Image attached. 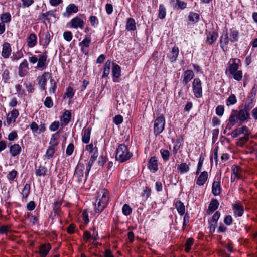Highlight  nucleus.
I'll list each match as a JSON object with an SVG mask.
<instances>
[{
	"instance_id": "nucleus-20",
	"label": "nucleus",
	"mask_w": 257,
	"mask_h": 257,
	"mask_svg": "<svg viewBox=\"0 0 257 257\" xmlns=\"http://www.w3.org/2000/svg\"><path fill=\"white\" fill-rule=\"evenodd\" d=\"M194 76V74L192 70H187L184 71L183 73V83L186 85L193 79Z\"/></svg>"
},
{
	"instance_id": "nucleus-24",
	"label": "nucleus",
	"mask_w": 257,
	"mask_h": 257,
	"mask_svg": "<svg viewBox=\"0 0 257 257\" xmlns=\"http://www.w3.org/2000/svg\"><path fill=\"white\" fill-rule=\"evenodd\" d=\"M208 177V173L206 171H203L202 172L196 181V184L199 186L203 185L206 181L207 180Z\"/></svg>"
},
{
	"instance_id": "nucleus-39",
	"label": "nucleus",
	"mask_w": 257,
	"mask_h": 257,
	"mask_svg": "<svg viewBox=\"0 0 257 257\" xmlns=\"http://www.w3.org/2000/svg\"><path fill=\"white\" fill-rule=\"evenodd\" d=\"M111 61L107 60L104 65L102 77H107L109 74Z\"/></svg>"
},
{
	"instance_id": "nucleus-41",
	"label": "nucleus",
	"mask_w": 257,
	"mask_h": 257,
	"mask_svg": "<svg viewBox=\"0 0 257 257\" xmlns=\"http://www.w3.org/2000/svg\"><path fill=\"white\" fill-rule=\"evenodd\" d=\"M188 20L192 23H196L199 20V15L193 12H190L188 15Z\"/></svg>"
},
{
	"instance_id": "nucleus-19",
	"label": "nucleus",
	"mask_w": 257,
	"mask_h": 257,
	"mask_svg": "<svg viewBox=\"0 0 257 257\" xmlns=\"http://www.w3.org/2000/svg\"><path fill=\"white\" fill-rule=\"evenodd\" d=\"M239 62V59H231L230 60L229 62V64H230L229 71L230 73H234L235 71H238V63Z\"/></svg>"
},
{
	"instance_id": "nucleus-52",
	"label": "nucleus",
	"mask_w": 257,
	"mask_h": 257,
	"mask_svg": "<svg viewBox=\"0 0 257 257\" xmlns=\"http://www.w3.org/2000/svg\"><path fill=\"white\" fill-rule=\"evenodd\" d=\"M89 21L91 23V25L93 27H96L99 23V21L98 18L93 15L90 16L89 17Z\"/></svg>"
},
{
	"instance_id": "nucleus-16",
	"label": "nucleus",
	"mask_w": 257,
	"mask_h": 257,
	"mask_svg": "<svg viewBox=\"0 0 257 257\" xmlns=\"http://www.w3.org/2000/svg\"><path fill=\"white\" fill-rule=\"evenodd\" d=\"M51 248L49 243L43 244L39 247V253L41 257H46Z\"/></svg>"
},
{
	"instance_id": "nucleus-61",
	"label": "nucleus",
	"mask_w": 257,
	"mask_h": 257,
	"mask_svg": "<svg viewBox=\"0 0 257 257\" xmlns=\"http://www.w3.org/2000/svg\"><path fill=\"white\" fill-rule=\"evenodd\" d=\"M217 222H215L214 221H212L210 220V221L209 222V228L210 229V232L211 233H213L216 229V227L217 226Z\"/></svg>"
},
{
	"instance_id": "nucleus-36",
	"label": "nucleus",
	"mask_w": 257,
	"mask_h": 257,
	"mask_svg": "<svg viewBox=\"0 0 257 257\" xmlns=\"http://www.w3.org/2000/svg\"><path fill=\"white\" fill-rule=\"evenodd\" d=\"M218 37V34L215 32H209L207 35V42L211 45L216 40Z\"/></svg>"
},
{
	"instance_id": "nucleus-4",
	"label": "nucleus",
	"mask_w": 257,
	"mask_h": 257,
	"mask_svg": "<svg viewBox=\"0 0 257 257\" xmlns=\"http://www.w3.org/2000/svg\"><path fill=\"white\" fill-rule=\"evenodd\" d=\"M192 90L195 97L197 98L202 97V83L199 78H196L194 79L192 83Z\"/></svg>"
},
{
	"instance_id": "nucleus-46",
	"label": "nucleus",
	"mask_w": 257,
	"mask_h": 257,
	"mask_svg": "<svg viewBox=\"0 0 257 257\" xmlns=\"http://www.w3.org/2000/svg\"><path fill=\"white\" fill-rule=\"evenodd\" d=\"M194 243V239L191 238H188L186 240V243L185 244V251L186 252H189L191 249V247L193 245Z\"/></svg>"
},
{
	"instance_id": "nucleus-17",
	"label": "nucleus",
	"mask_w": 257,
	"mask_h": 257,
	"mask_svg": "<svg viewBox=\"0 0 257 257\" xmlns=\"http://www.w3.org/2000/svg\"><path fill=\"white\" fill-rule=\"evenodd\" d=\"M12 49L10 44L8 42L3 44L2 56L3 58H8L11 55Z\"/></svg>"
},
{
	"instance_id": "nucleus-26",
	"label": "nucleus",
	"mask_w": 257,
	"mask_h": 257,
	"mask_svg": "<svg viewBox=\"0 0 257 257\" xmlns=\"http://www.w3.org/2000/svg\"><path fill=\"white\" fill-rule=\"evenodd\" d=\"M179 48L177 47L174 46L172 48L169 59L171 62H175L178 58L179 55Z\"/></svg>"
},
{
	"instance_id": "nucleus-37",
	"label": "nucleus",
	"mask_w": 257,
	"mask_h": 257,
	"mask_svg": "<svg viewBox=\"0 0 257 257\" xmlns=\"http://www.w3.org/2000/svg\"><path fill=\"white\" fill-rule=\"evenodd\" d=\"M253 100L247 98L244 105L243 106H241V107L247 112H249L253 107Z\"/></svg>"
},
{
	"instance_id": "nucleus-48",
	"label": "nucleus",
	"mask_w": 257,
	"mask_h": 257,
	"mask_svg": "<svg viewBox=\"0 0 257 257\" xmlns=\"http://www.w3.org/2000/svg\"><path fill=\"white\" fill-rule=\"evenodd\" d=\"M166 8L163 5L159 6V17L160 19H164L166 16Z\"/></svg>"
},
{
	"instance_id": "nucleus-9",
	"label": "nucleus",
	"mask_w": 257,
	"mask_h": 257,
	"mask_svg": "<svg viewBox=\"0 0 257 257\" xmlns=\"http://www.w3.org/2000/svg\"><path fill=\"white\" fill-rule=\"evenodd\" d=\"M232 174L231 177V182H234L241 178L240 174V168L237 166H233L231 168Z\"/></svg>"
},
{
	"instance_id": "nucleus-7",
	"label": "nucleus",
	"mask_w": 257,
	"mask_h": 257,
	"mask_svg": "<svg viewBox=\"0 0 257 257\" xmlns=\"http://www.w3.org/2000/svg\"><path fill=\"white\" fill-rule=\"evenodd\" d=\"M18 70L19 75L21 77H24L27 74L29 70V65L26 59H24L20 64Z\"/></svg>"
},
{
	"instance_id": "nucleus-2",
	"label": "nucleus",
	"mask_w": 257,
	"mask_h": 257,
	"mask_svg": "<svg viewBox=\"0 0 257 257\" xmlns=\"http://www.w3.org/2000/svg\"><path fill=\"white\" fill-rule=\"evenodd\" d=\"M133 154L124 144H120L116 151L115 159L120 163L124 162L131 158Z\"/></svg>"
},
{
	"instance_id": "nucleus-1",
	"label": "nucleus",
	"mask_w": 257,
	"mask_h": 257,
	"mask_svg": "<svg viewBox=\"0 0 257 257\" xmlns=\"http://www.w3.org/2000/svg\"><path fill=\"white\" fill-rule=\"evenodd\" d=\"M109 201V193L108 190L103 189L98 192V196L94 204L95 212L98 213L101 212L106 207Z\"/></svg>"
},
{
	"instance_id": "nucleus-33",
	"label": "nucleus",
	"mask_w": 257,
	"mask_h": 257,
	"mask_svg": "<svg viewBox=\"0 0 257 257\" xmlns=\"http://www.w3.org/2000/svg\"><path fill=\"white\" fill-rule=\"evenodd\" d=\"M239 36V32L237 30L235 29H231L229 33V40L231 42H234L238 41Z\"/></svg>"
},
{
	"instance_id": "nucleus-43",
	"label": "nucleus",
	"mask_w": 257,
	"mask_h": 257,
	"mask_svg": "<svg viewBox=\"0 0 257 257\" xmlns=\"http://www.w3.org/2000/svg\"><path fill=\"white\" fill-rule=\"evenodd\" d=\"M229 40V37L228 36V34L227 32H226L224 34H223L221 37L220 40V44L221 47L223 49V46L222 45V43H224L225 45H227L228 44Z\"/></svg>"
},
{
	"instance_id": "nucleus-47",
	"label": "nucleus",
	"mask_w": 257,
	"mask_h": 257,
	"mask_svg": "<svg viewBox=\"0 0 257 257\" xmlns=\"http://www.w3.org/2000/svg\"><path fill=\"white\" fill-rule=\"evenodd\" d=\"M160 153L164 161L169 160L170 157V152L168 150L162 149L160 150Z\"/></svg>"
},
{
	"instance_id": "nucleus-27",
	"label": "nucleus",
	"mask_w": 257,
	"mask_h": 257,
	"mask_svg": "<svg viewBox=\"0 0 257 257\" xmlns=\"http://www.w3.org/2000/svg\"><path fill=\"white\" fill-rule=\"evenodd\" d=\"M21 151V147L19 144H14L10 147V152L12 156H16Z\"/></svg>"
},
{
	"instance_id": "nucleus-30",
	"label": "nucleus",
	"mask_w": 257,
	"mask_h": 257,
	"mask_svg": "<svg viewBox=\"0 0 257 257\" xmlns=\"http://www.w3.org/2000/svg\"><path fill=\"white\" fill-rule=\"evenodd\" d=\"M71 113L69 110H65L61 118V121L64 125H67L70 121Z\"/></svg>"
},
{
	"instance_id": "nucleus-63",
	"label": "nucleus",
	"mask_w": 257,
	"mask_h": 257,
	"mask_svg": "<svg viewBox=\"0 0 257 257\" xmlns=\"http://www.w3.org/2000/svg\"><path fill=\"white\" fill-rule=\"evenodd\" d=\"M65 95L67 98L70 99L72 98L74 95L73 89L71 87H68L67 89Z\"/></svg>"
},
{
	"instance_id": "nucleus-12",
	"label": "nucleus",
	"mask_w": 257,
	"mask_h": 257,
	"mask_svg": "<svg viewBox=\"0 0 257 257\" xmlns=\"http://www.w3.org/2000/svg\"><path fill=\"white\" fill-rule=\"evenodd\" d=\"M90 153L91 154V157L88 162V165L87 168V172L86 173V176L88 175L89 172L90 170L93 163L95 161L98 156V149L95 150L94 151L90 152Z\"/></svg>"
},
{
	"instance_id": "nucleus-45",
	"label": "nucleus",
	"mask_w": 257,
	"mask_h": 257,
	"mask_svg": "<svg viewBox=\"0 0 257 257\" xmlns=\"http://www.w3.org/2000/svg\"><path fill=\"white\" fill-rule=\"evenodd\" d=\"M55 153V147L53 146H49L47 150L46 153V158L48 159H51L53 157L54 154Z\"/></svg>"
},
{
	"instance_id": "nucleus-40",
	"label": "nucleus",
	"mask_w": 257,
	"mask_h": 257,
	"mask_svg": "<svg viewBox=\"0 0 257 257\" xmlns=\"http://www.w3.org/2000/svg\"><path fill=\"white\" fill-rule=\"evenodd\" d=\"M11 15L9 12L3 13L1 15V22H3V23H8L11 21Z\"/></svg>"
},
{
	"instance_id": "nucleus-10",
	"label": "nucleus",
	"mask_w": 257,
	"mask_h": 257,
	"mask_svg": "<svg viewBox=\"0 0 257 257\" xmlns=\"http://www.w3.org/2000/svg\"><path fill=\"white\" fill-rule=\"evenodd\" d=\"M19 114V111L16 109H14L10 112H9L6 118V121L8 125H10L12 122H14L16 118Z\"/></svg>"
},
{
	"instance_id": "nucleus-6",
	"label": "nucleus",
	"mask_w": 257,
	"mask_h": 257,
	"mask_svg": "<svg viewBox=\"0 0 257 257\" xmlns=\"http://www.w3.org/2000/svg\"><path fill=\"white\" fill-rule=\"evenodd\" d=\"M50 78H51V73L48 72H44L42 75L38 78V84L40 86L41 90H45L47 80Z\"/></svg>"
},
{
	"instance_id": "nucleus-23",
	"label": "nucleus",
	"mask_w": 257,
	"mask_h": 257,
	"mask_svg": "<svg viewBox=\"0 0 257 257\" xmlns=\"http://www.w3.org/2000/svg\"><path fill=\"white\" fill-rule=\"evenodd\" d=\"M148 167L153 172L158 170V162L156 157H152L148 162Z\"/></svg>"
},
{
	"instance_id": "nucleus-25",
	"label": "nucleus",
	"mask_w": 257,
	"mask_h": 257,
	"mask_svg": "<svg viewBox=\"0 0 257 257\" xmlns=\"http://www.w3.org/2000/svg\"><path fill=\"white\" fill-rule=\"evenodd\" d=\"M174 205L178 213L180 215H184L185 212V207L183 203L180 200H175Z\"/></svg>"
},
{
	"instance_id": "nucleus-34",
	"label": "nucleus",
	"mask_w": 257,
	"mask_h": 257,
	"mask_svg": "<svg viewBox=\"0 0 257 257\" xmlns=\"http://www.w3.org/2000/svg\"><path fill=\"white\" fill-rule=\"evenodd\" d=\"M212 193L214 196H217L220 193V185L218 181H214L212 187Z\"/></svg>"
},
{
	"instance_id": "nucleus-59",
	"label": "nucleus",
	"mask_w": 257,
	"mask_h": 257,
	"mask_svg": "<svg viewBox=\"0 0 257 257\" xmlns=\"http://www.w3.org/2000/svg\"><path fill=\"white\" fill-rule=\"evenodd\" d=\"M257 91V86L256 85H254L252 87L249 96L247 97L248 98L253 100L256 95V93Z\"/></svg>"
},
{
	"instance_id": "nucleus-31",
	"label": "nucleus",
	"mask_w": 257,
	"mask_h": 257,
	"mask_svg": "<svg viewBox=\"0 0 257 257\" xmlns=\"http://www.w3.org/2000/svg\"><path fill=\"white\" fill-rule=\"evenodd\" d=\"M126 29L127 31H134L136 29V22L134 19L129 18L127 20Z\"/></svg>"
},
{
	"instance_id": "nucleus-13",
	"label": "nucleus",
	"mask_w": 257,
	"mask_h": 257,
	"mask_svg": "<svg viewBox=\"0 0 257 257\" xmlns=\"http://www.w3.org/2000/svg\"><path fill=\"white\" fill-rule=\"evenodd\" d=\"M70 23L72 27L75 29H77L78 28L82 29L84 26V22L83 20L78 17L73 18Z\"/></svg>"
},
{
	"instance_id": "nucleus-5",
	"label": "nucleus",
	"mask_w": 257,
	"mask_h": 257,
	"mask_svg": "<svg viewBox=\"0 0 257 257\" xmlns=\"http://www.w3.org/2000/svg\"><path fill=\"white\" fill-rule=\"evenodd\" d=\"M47 58L48 56L46 53L39 55L38 63L36 68L41 70L46 69L48 65Z\"/></svg>"
},
{
	"instance_id": "nucleus-35",
	"label": "nucleus",
	"mask_w": 257,
	"mask_h": 257,
	"mask_svg": "<svg viewBox=\"0 0 257 257\" xmlns=\"http://www.w3.org/2000/svg\"><path fill=\"white\" fill-rule=\"evenodd\" d=\"M47 172V169L46 167L42 165L38 166L36 169L35 174L37 176H45Z\"/></svg>"
},
{
	"instance_id": "nucleus-8",
	"label": "nucleus",
	"mask_w": 257,
	"mask_h": 257,
	"mask_svg": "<svg viewBox=\"0 0 257 257\" xmlns=\"http://www.w3.org/2000/svg\"><path fill=\"white\" fill-rule=\"evenodd\" d=\"M85 169V165L83 163H79L75 169L74 176L78 178L79 181H81L82 178L84 175V171Z\"/></svg>"
},
{
	"instance_id": "nucleus-28",
	"label": "nucleus",
	"mask_w": 257,
	"mask_h": 257,
	"mask_svg": "<svg viewBox=\"0 0 257 257\" xmlns=\"http://www.w3.org/2000/svg\"><path fill=\"white\" fill-rule=\"evenodd\" d=\"M234 213L238 216L242 215L244 212L243 206L240 204L236 203L233 205Z\"/></svg>"
},
{
	"instance_id": "nucleus-29",
	"label": "nucleus",
	"mask_w": 257,
	"mask_h": 257,
	"mask_svg": "<svg viewBox=\"0 0 257 257\" xmlns=\"http://www.w3.org/2000/svg\"><path fill=\"white\" fill-rule=\"evenodd\" d=\"M190 163L187 164L186 163H181L177 167L178 171L181 174L188 172L190 170Z\"/></svg>"
},
{
	"instance_id": "nucleus-42",
	"label": "nucleus",
	"mask_w": 257,
	"mask_h": 257,
	"mask_svg": "<svg viewBox=\"0 0 257 257\" xmlns=\"http://www.w3.org/2000/svg\"><path fill=\"white\" fill-rule=\"evenodd\" d=\"M30 185L29 184L25 185L24 188L23 189L21 194L23 196V198H26L30 194Z\"/></svg>"
},
{
	"instance_id": "nucleus-44",
	"label": "nucleus",
	"mask_w": 257,
	"mask_h": 257,
	"mask_svg": "<svg viewBox=\"0 0 257 257\" xmlns=\"http://www.w3.org/2000/svg\"><path fill=\"white\" fill-rule=\"evenodd\" d=\"M44 37L41 40L40 43L43 46H47L50 41V34L47 32L44 35Z\"/></svg>"
},
{
	"instance_id": "nucleus-56",
	"label": "nucleus",
	"mask_w": 257,
	"mask_h": 257,
	"mask_svg": "<svg viewBox=\"0 0 257 257\" xmlns=\"http://www.w3.org/2000/svg\"><path fill=\"white\" fill-rule=\"evenodd\" d=\"M17 174L18 173L16 170H13L8 173L7 175L8 179L9 181H13L14 179L16 177Z\"/></svg>"
},
{
	"instance_id": "nucleus-51",
	"label": "nucleus",
	"mask_w": 257,
	"mask_h": 257,
	"mask_svg": "<svg viewBox=\"0 0 257 257\" xmlns=\"http://www.w3.org/2000/svg\"><path fill=\"white\" fill-rule=\"evenodd\" d=\"M122 211L124 215L127 216L131 214L132 210L128 204H125L122 207Z\"/></svg>"
},
{
	"instance_id": "nucleus-55",
	"label": "nucleus",
	"mask_w": 257,
	"mask_h": 257,
	"mask_svg": "<svg viewBox=\"0 0 257 257\" xmlns=\"http://www.w3.org/2000/svg\"><path fill=\"white\" fill-rule=\"evenodd\" d=\"M182 141L183 139L179 138L177 139L175 144L173 147V151L174 153H176L177 151L180 149L182 145Z\"/></svg>"
},
{
	"instance_id": "nucleus-49",
	"label": "nucleus",
	"mask_w": 257,
	"mask_h": 257,
	"mask_svg": "<svg viewBox=\"0 0 257 257\" xmlns=\"http://www.w3.org/2000/svg\"><path fill=\"white\" fill-rule=\"evenodd\" d=\"M237 102L236 96L234 94H231L227 99L226 104L229 106L235 104Z\"/></svg>"
},
{
	"instance_id": "nucleus-58",
	"label": "nucleus",
	"mask_w": 257,
	"mask_h": 257,
	"mask_svg": "<svg viewBox=\"0 0 257 257\" xmlns=\"http://www.w3.org/2000/svg\"><path fill=\"white\" fill-rule=\"evenodd\" d=\"M50 84L51 86V88L49 89V93L50 94H52L55 93L57 88V86L55 81L53 79L50 80Z\"/></svg>"
},
{
	"instance_id": "nucleus-15",
	"label": "nucleus",
	"mask_w": 257,
	"mask_h": 257,
	"mask_svg": "<svg viewBox=\"0 0 257 257\" xmlns=\"http://www.w3.org/2000/svg\"><path fill=\"white\" fill-rule=\"evenodd\" d=\"M112 74L114 77L113 81L115 82H118V78L120 76L121 73V67L117 64L113 63H112Z\"/></svg>"
},
{
	"instance_id": "nucleus-53",
	"label": "nucleus",
	"mask_w": 257,
	"mask_h": 257,
	"mask_svg": "<svg viewBox=\"0 0 257 257\" xmlns=\"http://www.w3.org/2000/svg\"><path fill=\"white\" fill-rule=\"evenodd\" d=\"M233 78L237 81H240L242 78V72L241 70L235 71L234 73H230Z\"/></svg>"
},
{
	"instance_id": "nucleus-57",
	"label": "nucleus",
	"mask_w": 257,
	"mask_h": 257,
	"mask_svg": "<svg viewBox=\"0 0 257 257\" xmlns=\"http://www.w3.org/2000/svg\"><path fill=\"white\" fill-rule=\"evenodd\" d=\"M62 201L61 200H57L54 203L53 211L55 213H58Z\"/></svg>"
},
{
	"instance_id": "nucleus-50",
	"label": "nucleus",
	"mask_w": 257,
	"mask_h": 257,
	"mask_svg": "<svg viewBox=\"0 0 257 257\" xmlns=\"http://www.w3.org/2000/svg\"><path fill=\"white\" fill-rule=\"evenodd\" d=\"M59 135L58 133H56L53 134L51 138L50 143L51 144L50 146H53L55 147L58 145V142L57 141V139L58 138Z\"/></svg>"
},
{
	"instance_id": "nucleus-11",
	"label": "nucleus",
	"mask_w": 257,
	"mask_h": 257,
	"mask_svg": "<svg viewBox=\"0 0 257 257\" xmlns=\"http://www.w3.org/2000/svg\"><path fill=\"white\" fill-rule=\"evenodd\" d=\"M91 128L89 127H84L82 132V141L83 143L87 144L89 142Z\"/></svg>"
},
{
	"instance_id": "nucleus-21",
	"label": "nucleus",
	"mask_w": 257,
	"mask_h": 257,
	"mask_svg": "<svg viewBox=\"0 0 257 257\" xmlns=\"http://www.w3.org/2000/svg\"><path fill=\"white\" fill-rule=\"evenodd\" d=\"M238 116L239 117V120L241 122L245 121L249 118V113L240 106L239 110L238 111Z\"/></svg>"
},
{
	"instance_id": "nucleus-14",
	"label": "nucleus",
	"mask_w": 257,
	"mask_h": 257,
	"mask_svg": "<svg viewBox=\"0 0 257 257\" xmlns=\"http://www.w3.org/2000/svg\"><path fill=\"white\" fill-rule=\"evenodd\" d=\"M78 11V7L74 4H71L67 6L66 8V12H64L63 15L64 17H68L72 13H75Z\"/></svg>"
},
{
	"instance_id": "nucleus-62",
	"label": "nucleus",
	"mask_w": 257,
	"mask_h": 257,
	"mask_svg": "<svg viewBox=\"0 0 257 257\" xmlns=\"http://www.w3.org/2000/svg\"><path fill=\"white\" fill-rule=\"evenodd\" d=\"M74 149V146L73 144L70 143L68 145L66 148V153L68 156H70L72 154Z\"/></svg>"
},
{
	"instance_id": "nucleus-22",
	"label": "nucleus",
	"mask_w": 257,
	"mask_h": 257,
	"mask_svg": "<svg viewBox=\"0 0 257 257\" xmlns=\"http://www.w3.org/2000/svg\"><path fill=\"white\" fill-rule=\"evenodd\" d=\"M219 203L218 201L216 199H212L209 205L208 208L207 210V213L208 214H211L215 211L218 207Z\"/></svg>"
},
{
	"instance_id": "nucleus-54",
	"label": "nucleus",
	"mask_w": 257,
	"mask_h": 257,
	"mask_svg": "<svg viewBox=\"0 0 257 257\" xmlns=\"http://www.w3.org/2000/svg\"><path fill=\"white\" fill-rule=\"evenodd\" d=\"M249 137H242L237 140L236 142V145L238 146L242 147L245 143L248 140Z\"/></svg>"
},
{
	"instance_id": "nucleus-18",
	"label": "nucleus",
	"mask_w": 257,
	"mask_h": 257,
	"mask_svg": "<svg viewBox=\"0 0 257 257\" xmlns=\"http://www.w3.org/2000/svg\"><path fill=\"white\" fill-rule=\"evenodd\" d=\"M27 46L29 48L35 47L37 43V38L34 33L30 34L27 38Z\"/></svg>"
},
{
	"instance_id": "nucleus-3",
	"label": "nucleus",
	"mask_w": 257,
	"mask_h": 257,
	"mask_svg": "<svg viewBox=\"0 0 257 257\" xmlns=\"http://www.w3.org/2000/svg\"><path fill=\"white\" fill-rule=\"evenodd\" d=\"M165 119L163 116L157 117L154 122V134L157 136L161 133L164 129Z\"/></svg>"
},
{
	"instance_id": "nucleus-60",
	"label": "nucleus",
	"mask_w": 257,
	"mask_h": 257,
	"mask_svg": "<svg viewBox=\"0 0 257 257\" xmlns=\"http://www.w3.org/2000/svg\"><path fill=\"white\" fill-rule=\"evenodd\" d=\"M44 105L47 108H51L53 107V101L50 97H47L44 102Z\"/></svg>"
},
{
	"instance_id": "nucleus-38",
	"label": "nucleus",
	"mask_w": 257,
	"mask_h": 257,
	"mask_svg": "<svg viewBox=\"0 0 257 257\" xmlns=\"http://www.w3.org/2000/svg\"><path fill=\"white\" fill-rule=\"evenodd\" d=\"M91 40L90 36H86L82 41L79 43V45L82 50L84 47H88L91 43Z\"/></svg>"
},
{
	"instance_id": "nucleus-64",
	"label": "nucleus",
	"mask_w": 257,
	"mask_h": 257,
	"mask_svg": "<svg viewBox=\"0 0 257 257\" xmlns=\"http://www.w3.org/2000/svg\"><path fill=\"white\" fill-rule=\"evenodd\" d=\"M123 121V117L120 115H116L113 118V122L116 125L120 124Z\"/></svg>"
},
{
	"instance_id": "nucleus-32",
	"label": "nucleus",
	"mask_w": 257,
	"mask_h": 257,
	"mask_svg": "<svg viewBox=\"0 0 257 257\" xmlns=\"http://www.w3.org/2000/svg\"><path fill=\"white\" fill-rule=\"evenodd\" d=\"M238 120L239 117L238 116V111L232 110L229 116L228 121L232 123L233 124H235Z\"/></svg>"
}]
</instances>
